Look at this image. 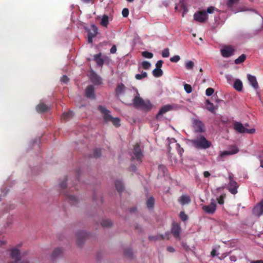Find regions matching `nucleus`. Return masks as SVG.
I'll return each mask as SVG.
<instances>
[{
  "label": "nucleus",
  "mask_w": 263,
  "mask_h": 263,
  "mask_svg": "<svg viewBox=\"0 0 263 263\" xmlns=\"http://www.w3.org/2000/svg\"><path fill=\"white\" fill-rule=\"evenodd\" d=\"M192 145L198 149H207L211 147L212 143L204 136H198L195 139L191 140Z\"/></svg>",
  "instance_id": "f257e3e1"
},
{
  "label": "nucleus",
  "mask_w": 263,
  "mask_h": 263,
  "mask_svg": "<svg viewBox=\"0 0 263 263\" xmlns=\"http://www.w3.org/2000/svg\"><path fill=\"white\" fill-rule=\"evenodd\" d=\"M133 105L135 107H141L146 110H150L152 107V105L149 101L145 102L139 96H136L133 99Z\"/></svg>",
  "instance_id": "f03ea898"
},
{
  "label": "nucleus",
  "mask_w": 263,
  "mask_h": 263,
  "mask_svg": "<svg viewBox=\"0 0 263 263\" xmlns=\"http://www.w3.org/2000/svg\"><path fill=\"white\" fill-rule=\"evenodd\" d=\"M234 129L238 133L243 134H253L255 132L254 128L249 129L247 128L241 122H235L234 123Z\"/></svg>",
  "instance_id": "7ed1b4c3"
},
{
  "label": "nucleus",
  "mask_w": 263,
  "mask_h": 263,
  "mask_svg": "<svg viewBox=\"0 0 263 263\" xmlns=\"http://www.w3.org/2000/svg\"><path fill=\"white\" fill-rule=\"evenodd\" d=\"M85 30L88 32V43H92L93 38L98 34V28L95 25H91L90 28Z\"/></svg>",
  "instance_id": "20e7f679"
},
{
  "label": "nucleus",
  "mask_w": 263,
  "mask_h": 263,
  "mask_svg": "<svg viewBox=\"0 0 263 263\" xmlns=\"http://www.w3.org/2000/svg\"><path fill=\"white\" fill-rule=\"evenodd\" d=\"M194 18L197 22L204 23L208 20V16L205 11H199L194 14Z\"/></svg>",
  "instance_id": "39448f33"
},
{
  "label": "nucleus",
  "mask_w": 263,
  "mask_h": 263,
  "mask_svg": "<svg viewBox=\"0 0 263 263\" xmlns=\"http://www.w3.org/2000/svg\"><path fill=\"white\" fill-rule=\"evenodd\" d=\"M238 186L237 182L233 180L232 176H229V183L227 187L229 192L233 195L237 194Z\"/></svg>",
  "instance_id": "423d86ee"
},
{
  "label": "nucleus",
  "mask_w": 263,
  "mask_h": 263,
  "mask_svg": "<svg viewBox=\"0 0 263 263\" xmlns=\"http://www.w3.org/2000/svg\"><path fill=\"white\" fill-rule=\"evenodd\" d=\"M98 110L103 115V117L105 122H109L111 121L112 117L109 114L110 111L107 110L105 107L99 105L98 107Z\"/></svg>",
  "instance_id": "0eeeda50"
},
{
  "label": "nucleus",
  "mask_w": 263,
  "mask_h": 263,
  "mask_svg": "<svg viewBox=\"0 0 263 263\" xmlns=\"http://www.w3.org/2000/svg\"><path fill=\"white\" fill-rule=\"evenodd\" d=\"M193 127L197 133H203L205 130L204 124L199 120L195 119L194 120Z\"/></svg>",
  "instance_id": "6e6552de"
},
{
  "label": "nucleus",
  "mask_w": 263,
  "mask_h": 263,
  "mask_svg": "<svg viewBox=\"0 0 263 263\" xmlns=\"http://www.w3.org/2000/svg\"><path fill=\"white\" fill-rule=\"evenodd\" d=\"M235 50L230 46H225L220 50L221 54L223 57L229 58L232 56L234 53Z\"/></svg>",
  "instance_id": "1a4fd4ad"
},
{
  "label": "nucleus",
  "mask_w": 263,
  "mask_h": 263,
  "mask_svg": "<svg viewBox=\"0 0 263 263\" xmlns=\"http://www.w3.org/2000/svg\"><path fill=\"white\" fill-rule=\"evenodd\" d=\"M202 209L208 214H213L215 213L216 210V204L214 200H212V202L208 205H203L202 207Z\"/></svg>",
  "instance_id": "9d476101"
},
{
  "label": "nucleus",
  "mask_w": 263,
  "mask_h": 263,
  "mask_svg": "<svg viewBox=\"0 0 263 263\" xmlns=\"http://www.w3.org/2000/svg\"><path fill=\"white\" fill-rule=\"evenodd\" d=\"M238 152L239 149L237 146H232L231 147V150L221 152L219 155V159H221V158L224 157L226 156L237 154Z\"/></svg>",
  "instance_id": "9b49d317"
},
{
  "label": "nucleus",
  "mask_w": 263,
  "mask_h": 263,
  "mask_svg": "<svg viewBox=\"0 0 263 263\" xmlns=\"http://www.w3.org/2000/svg\"><path fill=\"white\" fill-rule=\"evenodd\" d=\"M252 213L254 216L258 217L263 214V200L254 206Z\"/></svg>",
  "instance_id": "f8f14e48"
},
{
  "label": "nucleus",
  "mask_w": 263,
  "mask_h": 263,
  "mask_svg": "<svg viewBox=\"0 0 263 263\" xmlns=\"http://www.w3.org/2000/svg\"><path fill=\"white\" fill-rule=\"evenodd\" d=\"M87 235H88L85 231H79L77 232L76 237L77 243L78 246H80L83 243L84 240L87 237Z\"/></svg>",
  "instance_id": "ddd939ff"
},
{
  "label": "nucleus",
  "mask_w": 263,
  "mask_h": 263,
  "mask_svg": "<svg viewBox=\"0 0 263 263\" xmlns=\"http://www.w3.org/2000/svg\"><path fill=\"white\" fill-rule=\"evenodd\" d=\"M133 154L135 155L136 159L139 161H141V159L142 158L143 155L141 149L140 147V145L138 143H136L133 149Z\"/></svg>",
  "instance_id": "4468645a"
},
{
  "label": "nucleus",
  "mask_w": 263,
  "mask_h": 263,
  "mask_svg": "<svg viewBox=\"0 0 263 263\" xmlns=\"http://www.w3.org/2000/svg\"><path fill=\"white\" fill-rule=\"evenodd\" d=\"M171 232L175 238L176 239H180L181 228L178 224L174 223L172 224Z\"/></svg>",
  "instance_id": "2eb2a0df"
},
{
  "label": "nucleus",
  "mask_w": 263,
  "mask_h": 263,
  "mask_svg": "<svg viewBox=\"0 0 263 263\" xmlns=\"http://www.w3.org/2000/svg\"><path fill=\"white\" fill-rule=\"evenodd\" d=\"M172 107L170 105H165L162 106L159 110V112L156 115L157 119H159V118L162 116L166 112L172 109Z\"/></svg>",
  "instance_id": "dca6fc26"
},
{
  "label": "nucleus",
  "mask_w": 263,
  "mask_h": 263,
  "mask_svg": "<svg viewBox=\"0 0 263 263\" xmlns=\"http://www.w3.org/2000/svg\"><path fill=\"white\" fill-rule=\"evenodd\" d=\"M85 95L87 98L95 99V88L92 85L88 86L85 90Z\"/></svg>",
  "instance_id": "f3484780"
},
{
  "label": "nucleus",
  "mask_w": 263,
  "mask_h": 263,
  "mask_svg": "<svg viewBox=\"0 0 263 263\" xmlns=\"http://www.w3.org/2000/svg\"><path fill=\"white\" fill-rule=\"evenodd\" d=\"M21 252L20 250L16 248H12L11 249L10 256L11 257L16 260H21Z\"/></svg>",
  "instance_id": "a211bd4d"
},
{
  "label": "nucleus",
  "mask_w": 263,
  "mask_h": 263,
  "mask_svg": "<svg viewBox=\"0 0 263 263\" xmlns=\"http://www.w3.org/2000/svg\"><path fill=\"white\" fill-rule=\"evenodd\" d=\"M169 235H170V232H167L165 233V236H164L162 234L156 235H154V236H149L148 237V239H149V240H150L151 241H157L159 239L163 240L165 237H167V238H168Z\"/></svg>",
  "instance_id": "6ab92c4d"
},
{
  "label": "nucleus",
  "mask_w": 263,
  "mask_h": 263,
  "mask_svg": "<svg viewBox=\"0 0 263 263\" xmlns=\"http://www.w3.org/2000/svg\"><path fill=\"white\" fill-rule=\"evenodd\" d=\"M247 77L249 81V83L251 85V86L254 88L256 89H257L258 88V84L256 80V77L249 74L247 75Z\"/></svg>",
  "instance_id": "aec40b11"
},
{
  "label": "nucleus",
  "mask_w": 263,
  "mask_h": 263,
  "mask_svg": "<svg viewBox=\"0 0 263 263\" xmlns=\"http://www.w3.org/2000/svg\"><path fill=\"white\" fill-rule=\"evenodd\" d=\"M101 53H99L93 55V60L96 62L98 65L101 67L103 66L104 63V59L101 57Z\"/></svg>",
  "instance_id": "412c9836"
},
{
  "label": "nucleus",
  "mask_w": 263,
  "mask_h": 263,
  "mask_svg": "<svg viewBox=\"0 0 263 263\" xmlns=\"http://www.w3.org/2000/svg\"><path fill=\"white\" fill-rule=\"evenodd\" d=\"M90 80L95 85H100L101 83V78L95 73L91 74Z\"/></svg>",
  "instance_id": "4be33fe9"
},
{
  "label": "nucleus",
  "mask_w": 263,
  "mask_h": 263,
  "mask_svg": "<svg viewBox=\"0 0 263 263\" xmlns=\"http://www.w3.org/2000/svg\"><path fill=\"white\" fill-rule=\"evenodd\" d=\"M36 109L38 112L42 113L47 111L48 107L44 103H41L36 106Z\"/></svg>",
  "instance_id": "5701e85b"
},
{
  "label": "nucleus",
  "mask_w": 263,
  "mask_h": 263,
  "mask_svg": "<svg viewBox=\"0 0 263 263\" xmlns=\"http://www.w3.org/2000/svg\"><path fill=\"white\" fill-rule=\"evenodd\" d=\"M191 201L189 196L183 195L180 197L179 202L182 205L189 204Z\"/></svg>",
  "instance_id": "b1692460"
},
{
  "label": "nucleus",
  "mask_w": 263,
  "mask_h": 263,
  "mask_svg": "<svg viewBox=\"0 0 263 263\" xmlns=\"http://www.w3.org/2000/svg\"><path fill=\"white\" fill-rule=\"evenodd\" d=\"M73 116V112L72 111H68L62 114V119L66 121L71 119Z\"/></svg>",
  "instance_id": "393cba45"
},
{
  "label": "nucleus",
  "mask_w": 263,
  "mask_h": 263,
  "mask_svg": "<svg viewBox=\"0 0 263 263\" xmlns=\"http://www.w3.org/2000/svg\"><path fill=\"white\" fill-rule=\"evenodd\" d=\"M115 186L117 190L120 193L123 192L124 190V184L122 181L117 180L115 182Z\"/></svg>",
  "instance_id": "a878e982"
},
{
  "label": "nucleus",
  "mask_w": 263,
  "mask_h": 263,
  "mask_svg": "<svg viewBox=\"0 0 263 263\" xmlns=\"http://www.w3.org/2000/svg\"><path fill=\"white\" fill-rule=\"evenodd\" d=\"M234 88L237 91H240L242 89V83L239 80L237 79L233 85Z\"/></svg>",
  "instance_id": "bb28decb"
},
{
  "label": "nucleus",
  "mask_w": 263,
  "mask_h": 263,
  "mask_svg": "<svg viewBox=\"0 0 263 263\" xmlns=\"http://www.w3.org/2000/svg\"><path fill=\"white\" fill-rule=\"evenodd\" d=\"M108 23H109L108 16L106 14H104L102 16V17L101 18L100 24L104 27H107L108 26Z\"/></svg>",
  "instance_id": "cd10ccee"
},
{
  "label": "nucleus",
  "mask_w": 263,
  "mask_h": 263,
  "mask_svg": "<svg viewBox=\"0 0 263 263\" xmlns=\"http://www.w3.org/2000/svg\"><path fill=\"white\" fill-rule=\"evenodd\" d=\"M63 252V250L61 248H57L56 249H55L53 251V253L52 254V256H51V257H52V259L53 260L54 259L57 257L60 256Z\"/></svg>",
  "instance_id": "c85d7f7f"
},
{
  "label": "nucleus",
  "mask_w": 263,
  "mask_h": 263,
  "mask_svg": "<svg viewBox=\"0 0 263 263\" xmlns=\"http://www.w3.org/2000/svg\"><path fill=\"white\" fill-rule=\"evenodd\" d=\"M206 104L207 109L211 112L214 113L215 109H217V107H215L214 104L208 100H206Z\"/></svg>",
  "instance_id": "c756f323"
},
{
  "label": "nucleus",
  "mask_w": 263,
  "mask_h": 263,
  "mask_svg": "<svg viewBox=\"0 0 263 263\" xmlns=\"http://www.w3.org/2000/svg\"><path fill=\"white\" fill-rule=\"evenodd\" d=\"M66 196L67 197L68 199L71 204H74L78 202L79 200L76 196L68 194L66 195Z\"/></svg>",
  "instance_id": "7c9ffc66"
},
{
  "label": "nucleus",
  "mask_w": 263,
  "mask_h": 263,
  "mask_svg": "<svg viewBox=\"0 0 263 263\" xmlns=\"http://www.w3.org/2000/svg\"><path fill=\"white\" fill-rule=\"evenodd\" d=\"M153 74L154 77L158 78L162 76L163 71L161 69L156 68L153 70Z\"/></svg>",
  "instance_id": "2f4dec72"
},
{
  "label": "nucleus",
  "mask_w": 263,
  "mask_h": 263,
  "mask_svg": "<svg viewBox=\"0 0 263 263\" xmlns=\"http://www.w3.org/2000/svg\"><path fill=\"white\" fill-rule=\"evenodd\" d=\"M133 255V251L130 248L126 249L124 251V255L126 258H132Z\"/></svg>",
  "instance_id": "473e14b6"
},
{
  "label": "nucleus",
  "mask_w": 263,
  "mask_h": 263,
  "mask_svg": "<svg viewBox=\"0 0 263 263\" xmlns=\"http://www.w3.org/2000/svg\"><path fill=\"white\" fill-rule=\"evenodd\" d=\"M125 89V86L123 84H119L116 89L117 94L120 95L123 93Z\"/></svg>",
  "instance_id": "72a5a7b5"
},
{
  "label": "nucleus",
  "mask_w": 263,
  "mask_h": 263,
  "mask_svg": "<svg viewBox=\"0 0 263 263\" xmlns=\"http://www.w3.org/2000/svg\"><path fill=\"white\" fill-rule=\"evenodd\" d=\"M246 59V55L245 54H242L237 59L235 60V63L236 64H239L245 61Z\"/></svg>",
  "instance_id": "f704fd0d"
},
{
  "label": "nucleus",
  "mask_w": 263,
  "mask_h": 263,
  "mask_svg": "<svg viewBox=\"0 0 263 263\" xmlns=\"http://www.w3.org/2000/svg\"><path fill=\"white\" fill-rule=\"evenodd\" d=\"M112 221L110 219H103L101 222V225L103 227H109L112 225Z\"/></svg>",
  "instance_id": "c9c22d12"
},
{
  "label": "nucleus",
  "mask_w": 263,
  "mask_h": 263,
  "mask_svg": "<svg viewBox=\"0 0 263 263\" xmlns=\"http://www.w3.org/2000/svg\"><path fill=\"white\" fill-rule=\"evenodd\" d=\"M154 198L153 197L149 198L146 201V205L148 209H152L154 205Z\"/></svg>",
  "instance_id": "e433bc0d"
},
{
  "label": "nucleus",
  "mask_w": 263,
  "mask_h": 263,
  "mask_svg": "<svg viewBox=\"0 0 263 263\" xmlns=\"http://www.w3.org/2000/svg\"><path fill=\"white\" fill-rule=\"evenodd\" d=\"M110 122L112 123V124L116 127H118L120 126V120L119 118H114L112 117Z\"/></svg>",
  "instance_id": "4c0bfd02"
},
{
  "label": "nucleus",
  "mask_w": 263,
  "mask_h": 263,
  "mask_svg": "<svg viewBox=\"0 0 263 263\" xmlns=\"http://www.w3.org/2000/svg\"><path fill=\"white\" fill-rule=\"evenodd\" d=\"M147 74L145 71H142L141 74H137L135 76V78L138 80H141L145 78H146Z\"/></svg>",
  "instance_id": "58836bf2"
},
{
  "label": "nucleus",
  "mask_w": 263,
  "mask_h": 263,
  "mask_svg": "<svg viewBox=\"0 0 263 263\" xmlns=\"http://www.w3.org/2000/svg\"><path fill=\"white\" fill-rule=\"evenodd\" d=\"M239 0H228L227 6L229 8H232L235 4L238 3Z\"/></svg>",
  "instance_id": "ea45409f"
},
{
  "label": "nucleus",
  "mask_w": 263,
  "mask_h": 263,
  "mask_svg": "<svg viewBox=\"0 0 263 263\" xmlns=\"http://www.w3.org/2000/svg\"><path fill=\"white\" fill-rule=\"evenodd\" d=\"M142 55L145 58L151 59L153 57V54L150 52L145 51L142 52Z\"/></svg>",
  "instance_id": "a19ab883"
},
{
  "label": "nucleus",
  "mask_w": 263,
  "mask_h": 263,
  "mask_svg": "<svg viewBox=\"0 0 263 263\" xmlns=\"http://www.w3.org/2000/svg\"><path fill=\"white\" fill-rule=\"evenodd\" d=\"M194 65V64L193 62L189 61L185 64V67L187 69L191 70L193 68Z\"/></svg>",
  "instance_id": "79ce46f5"
},
{
  "label": "nucleus",
  "mask_w": 263,
  "mask_h": 263,
  "mask_svg": "<svg viewBox=\"0 0 263 263\" xmlns=\"http://www.w3.org/2000/svg\"><path fill=\"white\" fill-rule=\"evenodd\" d=\"M101 151L99 148H96L93 151V157L97 158L101 156Z\"/></svg>",
  "instance_id": "37998d69"
},
{
  "label": "nucleus",
  "mask_w": 263,
  "mask_h": 263,
  "mask_svg": "<svg viewBox=\"0 0 263 263\" xmlns=\"http://www.w3.org/2000/svg\"><path fill=\"white\" fill-rule=\"evenodd\" d=\"M179 217L183 221H185L188 219L187 215L183 211L180 212Z\"/></svg>",
  "instance_id": "c03bdc74"
},
{
  "label": "nucleus",
  "mask_w": 263,
  "mask_h": 263,
  "mask_svg": "<svg viewBox=\"0 0 263 263\" xmlns=\"http://www.w3.org/2000/svg\"><path fill=\"white\" fill-rule=\"evenodd\" d=\"M184 89L187 93H190L192 91V86L188 84H185L184 85Z\"/></svg>",
  "instance_id": "a18cd8bd"
},
{
  "label": "nucleus",
  "mask_w": 263,
  "mask_h": 263,
  "mask_svg": "<svg viewBox=\"0 0 263 263\" xmlns=\"http://www.w3.org/2000/svg\"><path fill=\"white\" fill-rule=\"evenodd\" d=\"M151 63L147 61H143L142 63V67L146 70L148 69L151 67Z\"/></svg>",
  "instance_id": "49530a36"
},
{
  "label": "nucleus",
  "mask_w": 263,
  "mask_h": 263,
  "mask_svg": "<svg viewBox=\"0 0 263 263\" xmlns=\"http://www.w3.org/2000/svg\"><path fill=\"white\" fill-rule=\"evenodd\" d=\"M170 55V52L168 48L164 49L162 52V56L163 58H167Z\"/></svg>",
  "instance_id": "de8ad7c7"
},
{
  "label": "nucleus",
  "mask_w": 263,
  "mask_h": 263,
  "mask_svg": "<svg viewBox=\"0 0 263 263\" xmlns=\"http://www.w3.org/2000/svg\"><path fill=\"white\" fill-rule=\"evenodd\" d=\"M226 197V195L224 194L220 195L218 198H217V202L219 204H223L224 203V199Z\"/></svg>",
  "instance_id": "09e8293b"
},
{
  "label": "nucleus",
  "mask_w": 263,
  "mask_h": 263,
  "mask_svg": "<svg viewBox=\"0 0 263 263\" xmlns=\"http://www.w3.org/2000/svg\"><path fill=\"white\" fill-rule=\"evenodd\" d=\"M214 90L213 88L209 87L206 89L205 94L208 96H210L214 93Z\"/></svg>",
  "instance_id": "8fccbe9b"
},
{
  "label": "nucleus",
  "mask_w": 263,
  "mask_h": 263,
  "mask_svg": "<svg viewBox=\"0 0 263 263\" xmlns=\"http://www.w3.org/2000/svg\"><path fill=\"white\" fill-rule=\"evenodd\" d=\"M180 59V57L179 55H174L170 58V61L172 62L176 63L178 62Z\"/></svg>",
  "instance_id": "3c124183"
},
{
  "label": "nucleus",
  "mask_w": 263,
  "mask_h": 263,
  "mask_svg": "<svg viewBox=\"0 0 263 263\" xmlns=\"http://www.w3.org/2000/svg\"><path fill=\"white\" fill-rule=\"evenodd\" d=\"M67 181V178H65L64 180L60 183V186L61 189H64L66 188Z\"/></svg>",
  "instance_id": "603ef678"
},
{
  "label": "nucleus",
  "mask_w": 263,
  "mask_h": 263,
  "mask_svg": "<svg viewBox=\"0 0 263 263\" xmlns=\"http://www.w3.org/2000/svg\"><path fill=\"white\" fill-rule=\"evenodd\" d=\"M129 14V10L127 8H124L122 11V14L123 17H127Z\"/></svg>",
  "instance_id": "864d4df0"
},
{
  "label": "nucleus",
  "mask_w": 263,
  "mask_h": 263,
  "mask_svg": "<svg viewBox=\"0 0 263 263\" xmlns=\"http://www.w3.org/2000/svg\"><path fill=\"white\" fill-rule=\"evenodd\" d=\"M215 9V7H214L213 6H210L208 8L206 11H205V12H206V13H213L214 12Z\"/></svg>",
  "instance_id": "5fc2aeb1"
},
{
  "label": "nucleus",
  "mask_w": 263,
  "mask_h": 263,
  "mask_svg": "<svg viewBox=\"0 0 263 263\" xmlns=\"http://www.w3.org/2000/svg\"><path fill=\"white\" fill-rule=\"evenodd\" d=\"M163 63V61H162V60L158 61L156 64V68L161 69Z\"/></svg>",
  "instance_id": "6e6d98bb"
},
{
  "label": "nucleus",
  "mask_w": 263,
  "mask_h": 263,
  "mask_svg": "<svg viewBox=\"0 0 263 263\" xmlns=\"http://www.w3.org/2000/svg\"><path fill=\"white\" fill-rule=\"evenodd\" d=\"M61 81L65 83H67L69 81V78L67 76L64 75L61 79Z\"/></svg>",
  "instance_id": "4d7b16f0"
},
{
  "label": "nucleus",
  "mask_w": 263,
  "mask_h": 263,
  "mask_svg": "<svg viewBox=\"0 0 263 263\" xmlns=\"http://www.w3.org/2000/svg\"><path fill=\"white\" fill-rule=\"evenodd\" d=\"M176 145H177V147H178V152L179 154V155H180V156H181L182 153L184 152V150L182 148L180 147V145L178 143H177Z\"/></svg>",
  "instance_id": "13d9d810"
},
{
  "label": "nucleus",
  "mask_w": 263,
  "mask_h": 263,
  "mask_svg": "<svg viewBox=\"0 0 263 263\" xmlns=\"http://www.w3.org/2000/svg\"><path fill=\"white\" fill-rule=\"evenodd\" d=\"M117 51V48H116V46L115 45H113L110 50V52L111 53H115Z\"/></svg>",
  "instance_id": "bf43d9fd"
},
{
  "label": "nucleus",
  "mask_w": 263,
  "mask_h": 263,
  "mask_svg": "<svg viewBox=\"0 0 263 263\" xmlns=\"http://www.w3.org/2000/svg\"><path fill=\"white\" fill-rule=\"evenodd\" d=\"M211 175V174L208 171H204L203 172V176L205 178H208L210 177Z\"/></svg>",
  "instance_id": "052dcab7"
},
{
  "label": "nucleus",
  "mask_w": 263,
  "mask_h": 263,
  "mask_svg": "<svg viewBox=\"0 0 263 263\" xmlns=\"http://www.w3.org/2000/svg\"><path fill=\"white\" fill-rule=\"evenodd\" d=\"M167 250L170 252H174L175 251L174 248L170 246L167 248Z\"/></svg>",
  "instance_id": "680f3d73"
},
{
  "label": "nucleus",
  "mask_w": 263,
  "mask_h": 263,
  "mask_svg": "<svg viewBox=\"0 0 263 263\" xmlns=\"http://www.w3.org/2000/svg\"><path fill=\"white\" fill-rule=\"evenodd\" d=\"M211 255L212 257H214L216 255V251L215 249H213L211 252Z\"/></svg>",
  "instance_id": "e2e57ef3"
},
{
  "label": "nucleus",
  "mask_w": 263,
  "mask_h": 263,
  "mask_svg": "<svg viewBox=\"0 0 263 263\" xmlns=\"http://www.w3.org/2000/svg\"><path fill=\"white\" fill-rule=\"evenodd\" d=\"M250 263H263V260H255V261H251Z\"/></svg>",
  "instance_id": "0e129e2a"
},
{
  "label": "nucleus",
  "mask_w": 263,
  "mask_h": 263,
  "mask_svg": "<svg viewBox=\"0 0 263 263\" xmlns=\"http://www.w3.org/2000/svg\"><path fill=\"white\" fill-rule=\"evenodd\" d=\"M84 3H91L92 0H81Z\"/></svg>",
  "instance_id": "69168bd1"
},
{
  "label": "nucleus",
  "mask_w": 263,
  "mask_h": 263,
  "mask_svg": "<svg viewBox=\"0 0 263 263\" xmlns=\"http://www.w3.org/2000/svg\"><path fill=\"white\" fill-rule=\"evenodd\" d=\"M19 261V260H14V261H11L9 263H18Z\"/></svg>",
  "instance_id": "338daca9"
},
{
  "label": "nucleus",
  "mask_w": 263,
  "mask_h": 263,
  "mask_svg": "<svg viewBox=\"0 0 263 263\" xmlns=\"http://www.w3.org/2000/svg\"><path fill=\"white\" fill-rule=\"evenodd\" d=\"M259 156H261V158L263 159V152L261 153V154L259 155Z\"/></svg>",
  "instance_id": "774afa93"
}]
</instances>
